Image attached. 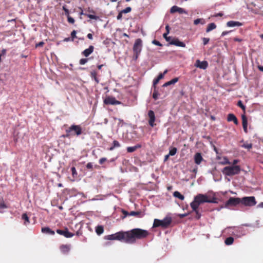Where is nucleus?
<instances>
[{
    "mask_svg": "<svg viewBox=\"0 0 263 263\" xmlns=\"http://www.w3.org/2000/svg\"><path fill=\"white\" fill-rule=\"evenodd\" d=\"M204 203H217V198L214 194H198L194 197L193 201L190 203L191 208L193 212L195 213V218L199 219L201 217V214L199 208L200 205Z\"/></svg>",
    "mask_w": 263,
    "mask_h": 263,
    "instance_id": "nucleus-1",
    "label": "nucleus"
},
{
    "mask_svg": "<svg viewBox=\"0 0 263 263\" xmlns=\"http://www.w3.org/2000/svg\"><path fill=\"white\" fill-rule=\"evenodd\" d=\"M125 243H134L137 239H142L147 237L149 233L145 230L140 228L133 229L130 231L124 232Z\"/></svg>",
    "mask_w": 263,
    "mask_h": 263,
    "instance_id": "nucleus-2",
    "label": "nucleus"
},
{
    "mask_svg": "<svg viewBox=\"0 0 263 263\" xmlns=\"http://www.w3.org/2000/svg\"><path fill=\"white\" fill-rule=\"evenodd\" d=\"M172 222L171 217H166L162 220L155 219L153 223V228L161 227L163 229L168 228Z\"/></svg>",
    "mask_w": 263,
    "mask_h": 263,
    "instance_id": "nucleus-3",
    "label": "nucleus"
},
{
    "mask_svg": "<svg viewBox=\"0 0 263 263\" xmlns=\"http://www.w3.org/2000/svg\"><path fill=\"white\" fill-rule=\"evenodd\" d=\"M241 168L239 165L229 166L224 167L222 172L226 176H232L240 173Z\"/></svg>",
    "mask_w": 263,
    "mask_h": 263,
    "instance_id": "nucleus-4",
    "label": "nucleus"
},
{
    "mask_svg": "<svg viewBox=\"0 0 263 263\" xmlns=\"http://www.w3.org/2000/svg\"><path fill=\"white\" fill-rule=\"evenodd\" d=\"M142 47V41L141 39H138L136 40L135 43L133 46V59L134 60H137L138 58Z\"/></svg>",
    "mask_w": 263,
    "mask_h": 263,
    "instance_id": "nucleus-5",
    "label": "nucleus"
},
{
    "mask_svg": "<svg viewBox=\"0 0 263 263\" xmlns=\"http://www.w3.org/2000/svg\"><path fill=\"white\" fill-rule=\"evenodd\" d=\"M66 133H69L71 136H79L82 134V129L79 125H72L65 130Z\"/></svg>",
    "mask_w": 263,
    "mask_h": 263,
    "instance_id": "nucleus-6",
    "label": "nucleus"
},
{
    "mask_svg": "<svg viewBox=\"0 0 263 263\" xmlns=\"http://www.w3.org/2000/svg\"><path fill=\"white\" fill-rule=\"evenodd\" d=\"M105 239L110 240H117L125 242V236L124 231H120L111 235L105 236Z\"/></svg>",
    "mask_w": 263,
    "mask_h": 263,
    "instance_id": "nucleus-7",
    "label": "nucleus"
},
{
    "mask_svg": "<svg viewBox=\"0 0 263 263\" xmlns=\"http://www.w3.org/2000/svg\"><path fill=\"white\" fill-rule=\"evenodd\" d=\"M240 203L247 206H253L257 203L254 196L245 197L240 198Z\"/></svg>",
    "mask_w": 263,
    "mask_h": 263,
    "instance_id": "nucleus-8",
    "label": "nucleus"
},
{
    "mask_svg": "<svg viewBox=\"0 0 263 263\" xmlns=\"http://www.w3.org/2000/svg\"><path fill=\"white\" fill-rule=\"evenodd\" d=\"M241 202L240 198L230 197L229 199L226 202L225 206L229 208L231 206H236Z\"/></svg>",
    "mask_w": 263,
    "mask_h": 263,
    "instance_id": "nucleus-9",
    "label": "nucleus"
},
{
    "mask_svg": "<svg viewBox=\"0 0 263 263\" xmlns=\"http://www.w3.org/2000/svg\"><path fill=\"white\" fill-rule=\"evenodd\" d=\"M103 102L106 105H119L122 103L116 99L115 97L111 96L106 97L103 100Z\"/></svg>",
    "mask_w": 263,
    "mask_h": 263,
    "instance_id": "nucleus-10",
    "label": "nucleus"
},
{
    "mask_svg": "<svg viewBox=\"0 0 263 263\" xmlns=\"http://www.w3.org/2000/svg\"><path fill=\"white\" fill-rule=\"evenodd\" d=\"M57 233L59 235H63L66 238H70L74 236V234L68 231L67 228H65L64 230L58 229Z\"/></svg>",
    "mask_w": 263,
    "mask_h": 263,
    "instance_id": "nucleus-11",
    "label": "nucleus"
},
{
    "mask_svg": "<svg viewBox=\"0 0 263 263\" xmlns=\"http://www.w3.org/2000/svg\"><path fill=\"white\" fill-rule=\"evenodd\" d=\"M148 116L149 117L148 124L151 127H154L155 125V115L154 111L150 110L148 112Z\"/></svg>",
    "mask_w": 263,
    "mask_h": 263,
    "instance_id": "nucleus-12",
    "label": "nucleus"
},
{
    "mask_svg": "<svg viewBox=\"0 0 263 263\" xmlns=\"http://www.w3.org/2000/svg\"><path fill=\"white\" fill-rule=\"evenodd\" d=\"M195 66L200 69H205L208 66V63L206 61H200L199 60H197Z\"/></svg>",
    "mask_w": 263,
    "mask_h": 263,
    "instance_id": "nucleus-13",
    "label": "nucleus"
},
{
    "mask_svg": "<svg viewBox=\"0 0 263 263\" xmlns=\"http://www.w3.org/2000/svg\"><path fill=\"white\" fill-rule=\"evenodd\" d=\"M70 245H62L60 246V250L61 252L64 254H67L70 250Z\"/></svg>",
    "mask_w": 263,
    "mask_h": 263,
    "instance_id": "nucleus-14",
    "label": "nucleus"
},
{
    "mask_svg": "<svg viewBox=\"0 0 263 263\" xmlns=\"http://www.w3.org/2000/svg\"><path fill=\"white\" fill-rule=\"evenodd\" d=\"M171 13L178 12L179 14L186 13V12L183 9L176 6H173L170 10Z\"/></svg>",
    "mask_w": 263,
    "mask_h": 263,
    "instance_id": "nucleus-15",
    "label": "nucleus"
},
{
    "mask_svg": "<svg viewBox=\"0 0 263 263\" xmlns=\"http://www.w3.org/2000/svg\"><path fill=\"white\" fill-rule=\"evenodd\" d=\"M170 44L174 45L176 46L185 47V44L182 42L180 41L178 39H173L170 41Z\"/></svg>",
    "mask_w": 263,
    "mask_h": 263,
    "instance_id": "nucleus-16",
    "label": "nucleus"
},
{
    "mask_svg": "<svg viewBox=\"0 0 263 263\" xmlns=\"http://www.w3.org/2000/svg\"><path fill=\"white\" fill-rule=\"evenodd\" d=\"M194 160L195 163L199 165L201 163L202 161H203V158H202V156L201 155V154L200 153H197L195 154Z\"/></svg>",
    "mask_w": 263,
    "mask_h": 263,
    "instance_id": "nucleus-17",
    "label": "nucleus"
},
{
    "mask_svg": "<svg viewBox=\"0 0 263 263\" xmlns=\"http://www.w3.org/2000/svg\"><path fill=\"white\" fill-rule=\"evenodd\" d=\"M94 50V47L92 45L89 46L88 48L85 49L82 52V54L85 57H88L90 54H91Z\"/></svg>",
    "mask_w": 263,
    "mask_h": 263,
    "instance_id": "nucleus-18",
    "label": "nucleus"
},
{
    "mask_svg": "<svg viewBox=\"0 0 263 263\" xmlns=\"http://www.w3.org/2000/svg\"><path fill=\"white\" fill-rule=\"evenodd\" d=\"M227 121L228 122H233L236 125L238 124V120L236 117L233 114H229L227 117Z\"/></svg>",
    "mask_w": 263,
    "mask_h": 263,
    "instance_id": "nucleus-19",
    "label": "nucleus"
},
{
    "mask_svg": "<svg viewBox=\"0 0 263 263\" xmlns=\"http://www.w3.org/2000/svg\"><path fill=\"white\" fill-rule=\"evenodd\" d=\"M167 72V70H165L163 73H160L158 77L155 79L153 81V85L155 86L157 85L159 81L164 78V75Z\"/></svg>",
    "mask_w": 263,
    "mask_h": 263,
    "instance_id": "nucleus-20",
    "label": "nucleus"
},
{
    "mask_svg": "<svg viewBox=\"0 0 263 263\" xmlns=\"http://www.w3.org/2000/svg\"><path fill=\"white\" fill-rule=\"evenodd\" d=\"M227 25L228 27H233L235 26H242V24L239 22L231 21L227 22Z\"/></svg>",
    "mask_w": 263,
    "mask_h": 263,
    "instance_id": "nucleus-21",
    "label": "nucleus"
},
{
    "mask_svg": "<svg viewBox=\"0 0 263 263\" xmlns=\"http://www.w3.org/2000/svg\"><path fill=\"white\" fill-rule=\"evenodd\" d=\"M41 231L43 233H45L51 235H53L55 234L54 231L50 229L49 227L42 228Z\"/></svg>",
    "mask_w": 263,
    "mask_h": 263,
    "instance_id": "nucleus-22",
    "label": "nucleus"
},
{
    "mask_svg": "<svg viewBox=\"0 0 263 263\" xmlns=\"http://www.w3.org/2000/svg\"><path fill=\"white\" fill-rule=\"evenodd\" d=\"M98 72L96 70H93L90 72V77L92 79L94 80L97 83H99V80L97 78Z\"/></svg>",
    "mask_w": 263,
    "mask_h": 263,
    "instance_id": "nucleus-23",
    "label": "nucleus"
},
{
    "mask_svg": "<svg viewBox=\"0 0 263 263\" xmlns=\"http://www.w3.org/2000/svg\"><path fill=\"white\" fill-rule=\"evenodd\" d=\"M141 145L139 144L136 145L134 146L128 147L127 148V151L128 153H133L137 150L138 148H141Z\"/></svg>",
    "mask_w": 263,
    "mask_h": 263,
    "instance_id": "nucleus-24",
    "label": "nucleus"
},
{
    "mask_svg": "<svg viewBox=\"0 0 263 263\" xmlns=\"http://www.w3.org/2000/svg\"><path fill=\"white\" fill-rule=\"evenodd\" d=\"M179 80V79L178 78H175L174 79H173L172 80H171V81H168L166 83H165L163 85V87H167L169 85H172V84H174L175 83H176V82H177Z\"/></svg>",
    "mask_w": 263,
    "mask_h": 263,
    "instance_id": "nucleus-25",
    "label": "nucleus"
},
{
    "mask_svg": "<svg viewBox=\"0 0 263 263\" xmlns=\"http://www.w3.org/2000/svg\"><path fill=\"white\" fill-rule=\"evenodd\" d=\"M144 214L142 213L140 211H131L129 213V216H136L138 217H143Z\"/></svg>",
    "mask_w": 263,
    "mask_h": 263,
    "instance_id": "nucleus-26",
    "label": "nucleus"
},
{
    "mask_svg": "<svg viewBox=\"0 0 263 263\" xmlns=\"http://www.w3.org/2000/svg\"><path fill=\"white\" fill-rule=\"evenodd\" d=\"M216 28V25L214 23H211L209 24H208L207 28L206 29V32H209L213 29H215Z\"/></svg>",
    "mask_w": 263,
    "mask_h": 263,
    "instance_id": "nucleus-27",
    "label": "nucleus"
},
{
    "mask_svg": "<svg viewBox=\"0 0 263 263\" xmlns=\"http://www.w3.org/2000/svg\"><path fill=\"white\" fill-rule=\"evenodd\" d=\"M104 232V228L102 226H98L96 228V232L99 235L102 234Z\"/></svg>",
    "mask_w": 263,
    "mask_h": 263,
    "instance_id": "nucleus-28",
    "label": "nucleus"
},
{
    "mask_svg": "<svg viewBox=\"0 0 263 263\" xmlns=\"http://www.w3.org/2000/svg\"><path fill=\"white\" fill-rule=\"evenodd\" d=\"M120 146V143L117 140H114L112 142V146L111 147H110L109 148V149L110 151H112L114 148H115L116 147H119Z\"/></svg>",
    "mask_w": 263,
    "mask_h": 263,
    "instance_id": "nucleus-29",
    "label": "nucleus"
},
{
    "mask_svg": "<svg viewBox=\"0 0 263 263\" xmlns=\"http://www.w3.org/2000/svg\"><path fill=\"white\" fill-rule=\"evenodd\" d=\"M234 242V238L232 237H229L227 238L224 240V243L227 245H231Z\"/></svg>",
    "mask_w": 263,
    "mask_h": 263,
    "instance_id": "nucleus-30",
    "label": "nucleus"
},
{
    "mask_svg": "<svg viewBox=\"0 0 263 263\" xmlns=\"http://www.w3.org/2000/svg\"><path fill=\"white\" fill-rule=\"evenodd\" d=\"M173 195L174 197L178 198L181 200H183L184 199V196L181 194L180 192L178 191H175Z\"/></svg>",
    "mask_w": 263,
    "mask_h": 263,
    "instance_id": "nucleus-31",
    "label": "nucleus"
},
{
    "mask_svg": "<svg viewBox=\"0 0 263 263\" xmlns=\"http://www.w3.org/2000/svg\"><path fill=\"white\" fill-rule=\"evenodd\" d=\"M205 23V21L203 18H197L194 20V24L195 25H197L199 24H204Z\"/></svg>",
    "mask_w": 263,
    "mask_h": 263,
    "instance_id": "nucleus-32",
    "label": "nucleus"
},
{
    "mask_svg": "<svg viewBox=\"0 0 263 263\" xmlns=\"http://www.w3.org/2000/svg\"><path fill=\"white\" fill-rule=\"evenodd\" d=\"M242 126H248L247 118L245 115H241Z\"/></svg>",
    "mask_w": 263,
    "mask_h": 263,
    "instance_id": "nucleus-33",
    "label": "nucleus"
},
{
    "mask_svg": "<svg viewBox=\"0 0 263 263\" xmlns=\"http://www.w3.org/2000/svg\"><path fill=\"white\" fill-rule=\"evenodd\" d=\"M72 175L73 178H77L78 177V173L75 167L73 166L71 168Z\"/></svg>",
    "mask_w": 263,
    "mask_h": 263,
    "instance_id": "nucleus-34",
    "label": "nucleus"
},
{
    "mask_svg": "<svg viewBox=\"0 0 263 263\" xmlns=\"http://www.w3.org/2000/svg\"><path fill=\"white\" fill-rule=\"evenodd\" d=\"M22 218L23 220H25L24 223L25 224H26V223H29V217L27 216V214H26V213L23 214Z\"/></svg>",
    "mask_w": 263,
    "mask_h": 263,
    "instance_id": "nucleus-35",
    "label": "nucleus"
},
{
    "mask_svg": "<svg viewBox=\"0 0 263 263\" xmlns=\"http://www.w3.org/2000/svg\"><path fill=\"white\" fill-rule=\"evenodd\" d=\"M242 147L249 150L252 148V144L246 143L242 145Z\"/></svg>",
    "mask_w": 263,
    "mask_h": 263,
    "instance_id": "nucleus-36",
    "label": "nucleus"
},
{
    "mask_svg": "<svg viewBox=\"0 0 263 263\" xmlns=\"http://www.w3.org/2000/svg\"><path fill=\"white\" fill-rule=\"evenodd\" d=\"M177 148L176 147H173L170 150L169 155L170 156H174L176 154Z\"/></svg>",
    "mask_w": 263,
    "mask_h": 263,
    "instance_id": "nucleus-37",
    "label": "nucleus"
},
{
    "mask_svg": "<svg viewBox=\"0 0 263 263\" xmlns=\"http://www.w3.org/2000/svg\"><path fill=\"white\" fill-rule=\"evenodd\" d=\"M221 164L223 165L230 164L231 162L229 161L227 157H224L223 159V161L221 162Z\"/></svg>",
    "mask_w": 263,
    "mask_h": 263,
    "instance_id": "nucleus-38",
    "label": "nucleus"
},
{
    "mask_svg": "<svg viewBox=\"0 0 263 263\" xmlns=\"http://www.w3.org/2000/svg\"><path fill=\"white\" fill-rule=\"evenodd\" d=\"M63 10L65 12V14L67 16V17H68V16H70L69 15V10L67 8V7L66 5H64L63 6Z\"/></svg>",
    "mask_w": 263,
    "mask_h": 263,
    "instance_id": "nucleus-39",
    "label": "nucleus"
},
{
    "mask_svg": "<svg viewBox=\"0 0 263 263\" xmlns=\"http://www.w3.org/2000/svg\"><path fill=\"white\" fill-rule=\"evenodd\" d=\"M237 105L240 107L242 109H243L244 110V111H245V109H246V107L243 104L242 101L241 100H239L238 102H237Z\"/></svg>",
    "mask_w": 263,
    "mask_h": 263,
    "instance_id": "nucleus-40",
    "label": "nucleus"
},
{
    "mask_svg": "<svg viewBox=\"0 0 263 263\" xmlns=\"http://www.w3.org/2000/svg\"><path fill=\"white\" fill-rule=\"evenodd\" d=\"M88 59L87 58L81 59L79 61V63L80 65H84L88 62Z\"/></svg>",
    "mask_w": 263,
    "mask_h": 263,
    "instance_id": "nucleus-41",
    "label": "nucleus"
},
{
    "mask_svg": "<svg viewBox=\"0 0 263 263\" xmlns=\"http://www.w3.org/2000/svg\"><path fill=\"white\" fill-rule=\"evenodd\" d=\"M131 11H132V8L130 7H128L126 8L125 9L122 10L121 11H122V13H127L130 12Z\"/></svg>",
    "mask_w": 263,
    "mask_h": 263,
    "instance_id": "nucleus-42",
    "label": "nucleus"
},
{
    "mask_svg": "<svg viewBox=\"0 0 263 263\" xmlns=\"http://www.w3.org/2000/svg\"><path fill=\"white\" fill-rule=\"evenodd\" d=\"M164 38L165 39V40L167 42H169L170 43V41L173 39L171 36H167V33H164L163 35Z\"/></svg>",
    "mask_w": 263,
    "mask_h": 263,
    "instance_id": "nucleus-43",
    "label": "nucleus"
},
{
    "mask_svg": "<svg viewBox=\"0 0 263 263\" xmlns=\"http://www.w3.org/2000/svg\"><path fill=\"white\" fill-rule=\"evenodd\" d=\"M77 32L76 30H73L71 33V40L73 41L74 38L77 37L76 36Z\"/></svg>",
    "mask_w": 263,
    "mask_h": 263,
    "instance_id": "nucleus-44",
    "label": "nucleus"
},
{
    "mask_svg": "<svg viewBox=\"0 0 263 263\" xmlns=\"http://www.w3.org/2000/svg\"><path fill=\"white\" fill-rule=\"evenodd\" d=\"M67 21L69 23L73 24L75 22L74 19L71 17L70 16H68L67 17Z\"/></svg>",
    "mask_w": 263,
    "mask_h": 263,
    "instance_id": "nucleus-45",
    "label": "nucleus"
},
{
    "mask_svg": "<svg viewBox=\"0 0 263 263\" xmlns=\"http://www.w3.org/2000/svg\"><path fill=\"white\" fill-rule=\"evenodd\" d=\"M152 43L155 45L162 46V45L157 40H154L152 41Z\"/></svg>",
    "mask_w": 263,
    "mask_h": 263,
    "instance_id": "nucleus-46",
    "label": "nucleus"
},
{
    "mask_svg": "<svg viewBox=\"0 0 263 263\" xmlns=\"http://www.w3.org/2000/svg\"><path fill=\"white\" fill-rule=\"evenodd\" d=\"M202 41H203V45H206L209 43V42L210 41V39L209 38H206V37H203L202 39Z\"/></svg>",
    "mask_w": 263,
    "mask_h": 263,
    "instance_id": "nucleus-47",
    "label": "nucleus"
},
{
    "mask_svg": "<svg viewBox=\"0 0 263 263\" xmlns=\"http://www.w3.org/2000/svg\"><path fill=\"white\" fill-rule=\"evenodd\" d=\"M158 93L157 91L155 90L153 93V98L155 100H157L158 99Z\"/></svg>",
    "mask_w": 263,
    "mask_h": 263,
    "instance_id": "nucleus-48",
    "label": "nucleus"
},
{
    "mask_svg": "<svg viewBox=\"0 0 263 263\" xmlns=\"http://www.w3.org/2000/svg\"><path fill=\"white\" fill-rule=\"evenodd\" d=\"M87 16L89 18L92 19V20H97L98 18V17L96 15H92V14H88V15H87Z\"/></svg>",
    "mask_w": 263,
    "mask_h": 263,
    "instance_id": "nucleus-49",
    "label": "nucleus"
},
{
    "mask_svg": "<svg viewBox=\"0 0 263 263\" xmlns=\"http://www.w3.org/2000/svg\"><path fill=\"white\" fill-rule=\"evenodd\" d=\"M45 43L43 41L39 42V43L36 44L35 47H42L44 45Z\"/></svg>",
    "mask_w": 263,
    "mask_h": 263,
    "instance_id": "nucleus-50",
    "label": "nucleus"
},
{
    "mask_svg": "<svg viewBox=\"0 0 263 263\" xmlns=\"http://www.w3.org/2000/svg\"><path fill=\"white\" fill-rule=\"evenodd\" d=\"M107 160V159L106 158H102L99 160V163L100 164H102L104 162H105Z\"/></svg>",
    "mask_w": 263,
    "mask_h": 263,
    "instance_id": "nucleus-51",
    "label": "nucleus"
},
{
    "mask_svg": "<svg viewBox=\"0 0 263 263\" xmlns=\"http://www.w3.org/2000/svg\"><path fill=\"white\" fill-rule=\"evenodd\" d=\"M86 168L87 169H92V164L91 162H89L86 165Z\"/></svg>",
    "mask_w": 263,
    "mask_h": 263,
    "instance_id": "nucleus-52",
    "label": "nucleus"
},
{
    "mask_svg": "<svg viewBox=\"0 0 263 263\" xmlns=\"http://www.w3.org/2000/svg\"><path fill=\"white\" fill-rule=\"evenodd\" d=\"M123 13H122V11H121L119 13V14H118V15L117 16V20H121V18L122 17V14Z\"/></svg>",
    "mask_w": 263,
    "mask_h": 263,
    "instance_id": "nucleus-53",
    "label": "nucleus"
},
{
    "mask_svg": "<svg viewBox=\"0 0 263 263\" xmlns=\"http://www.w3.org/2000/svg\"><path fill=\"white\" fill-rule=\"evenodd\" d=\"M223 15V13L222 12H219L218 13H216L213 15L214 17H218V16H222Z\"/></svg>",
    "mask_w": 263,
    "mask_h": 263,
    "instance_id": "nucleus-54",
    "label": "nucleus"
},
{
    "mask_svg": "<svg viewBox=\"0 0 263 263\" xmlns=\"http://www.w3.org/2000/svg\"><path fill=\"white\" fill-rule=\"evenodd\" d=\"M66 134L65 135H63L61 137L63 138H69L71 136L69 133H66Z\"/></svg>",
    "mask_w": 263,
    "mask_h": 263,
    "instance_id": "nucleus-55",
    "label": "nucleus"
},
{
    "mask_svg": "<svg viewBox=\"0 0 263 263\" xmlns=\"http://www.w3.org/2000/svg\"><path fill=\"white\" fill-rule=\"evenodd\" d=\"M238 162H239V160L237 159L234 160L233 161V163H232V164H233L232 166L236 165V164H237L238 163Z\"/></svg>",
    "mask_w": 263,
    "mask_h": 263,
    "instance_id": "nucleus-56",
    "label": "nucleus"
},
{
    "mask_svg": "<svg viewBox=\"0 0 263 263\" xmlns=\"http://www.w3.org/2000/svg\"><path fill=\"white\" fill-rule=\"evenodd\" d=\"M87 37L89 39V40H92L93 39V35L91 33H88L87 35Z\"/></svg>",
    "mask_w": 263,
    "mask_h": 263,
    "instance_id": "nucleus-57",
    "label": "nucleus"
},
{
    "mask_svg": "<svg viewBox=\"0 0 263 263\" xmlns=\"http://www.w3.org/2000/svg\"><path fill=\"white\" fill-rule=\"evenodd\" d=\"M234 41H236V42H240L242 41V39H239V38H237V37H235V38L234 39Z\"/></svg>",
    "mask_w": 263,
    "mask_h": 263,
    "instance_id": "nucleus-58",
    "label": "nucleus"
},
{
    "mask_svg": "<svg viewBox=\"0 0 263 263\" xmlns=\"http://www.w3.org/2000/svg\"><path fill=\"white\" fill-rule=\"evenodd\" d=\"M170 156V155L169 154L165 155L164 157V161H166L168 160Z\"/></svg>",
    "mask_w": 263,
    "mask_h": 263,
    "instance_id": "nucleus-59",
    "label": "nucleus"
},
{
    "mask_svg": "<svg viewBox=\"0 0 263 263\" xmlns=\"http://www.w3.org/2000/svg\"><path fill=\"white\" fill-rule=\"evenodd\" d=\"M257 67L260 71L263 72V66L258 65Z\"/></svg>",
    "mask_w": 263,
    "mask_h": 263,
    "instance_id": "nucleus-60",
    "label": "nucleus"
},
{
    "mask_svg": "<svg viewBox=\"0 0 263 263\" xmlns=\"http://www.w3.org/2000/svg\"><path fill=\"white\" fill-rule=\"evenodd\" d=\"M122 212L125 215V216H127V215H129V213L128 212L126 211H124V210H123L122 211Z\"/></svg>",
    "mask_w": 263,
    "mask_h": 263,
    "instance_id": "nucleus-61",
    "label": "nucleus"
},
{
    "mask_svg": "<svg viewBox=\"0 0 263 263\" xmlns=\"http://www.w3.org/2000/svg\"><path fill=\"white\" fill-rule=\"evenodd\" d=\"M6 53V50L4 49H3V50H2V53H1V54H2V55H5Z\"/></svg>",
    "mask_w": 263,
    "mask_h": 263,
    "instance_id": "nucleus-62",
    "label": "nucleus"
},
{
    "mask_svg": "<svg viewBox=\"0 0 263 263\" xmlns=\"http://www.w3.org/2000/svg\"><path fill=\"white\" fill-rule=\"evenodd\" d=\"M229 32V31H223V32H222V34H221V35L222 36H224L226 34H227Z\"/></svg>",
    "mask_w": 263,
    "mask_h": 263,
    "instance_id": "nucleus-63",
    "label": "nucleus"
},
{
    "mask_svg": "<svg viewBox=\"0 0 263 263\" xmlns=\"http://www.w3.org/2000/svg\"><path fill=\"white\" fill-rule=\"evenodd\" d=\"M258 207L263 208V202L260 203L258 205Z\"/></svg>",
    "mask_w": 263,
    "mask_h": 263,
    "instance_id": "nucleus-64",
    "label": "nucleus"
}]
</instances>
